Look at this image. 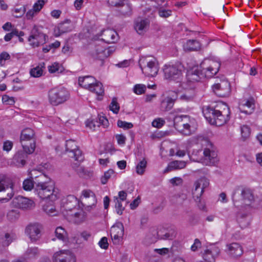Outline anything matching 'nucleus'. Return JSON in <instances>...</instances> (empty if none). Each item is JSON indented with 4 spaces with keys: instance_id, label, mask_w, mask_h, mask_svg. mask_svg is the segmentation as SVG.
I'll return each instance as SVG.
<instances>
[{
    "instance_id": "obj_1",
    "label": "nucleus",
    "mask_w": 262,
    "mask_h": 262,
    "mask_svg": "<svg viewBox=\"0 0 262 262\" xmlns=\"http://www.w3.org/2000/svg\"><path fill=\"white\" fill-rule=\"evenodd\" d=\"M202 112L207 121L211 125L222 126L230 119V109L225 103L220 102L214 107L204 106Z\"/></svg>"
},
{
    "instance_id": "obj_2",
    "label": "nucleus",
    "mask_w": 262,
    "mask_h": 262,
    "mask_svg": "<svg viewBox=\"0 0 262 262\" xmlns=\"http://www.w3.org/2000/svg\"><path fill=\"white\" fill-rule=\"evenodd\" d=\"M232 200L235 207L257 208L254 205V198L252 191L248 188L238 187L236 188L232 195Z\"/></svg>"
},
{
    "instance_id": "obj_3",
    "label": "nucleus",
    "mask_w": 262,
    "mask_h": 262,
    "mask_svg": "<svg viewBox=\"0 0 262 262\" xmlns=\"http://www.w3.org/2000/svg\"><path fill=\"white\" fill-rule=\"evenodd\" d=\"M36 136L34 130L30 127L24 128L20 135V143L26 153L32 154L36 147Z\"/></svg>"
},
{
    "instance_id": "obj_4",
    "label": "nucleus",
    "mask_w": 262,
    "mask_h": 262,
    "mask_svg": "<svg viewBox=\"0 0 262 262\" xmlns=\"http://www.w3.org/2000/svg\"><path fill=\"white\" fill-rule=\"evenodd\" d=\"M139 64L143 74L147 76L154 77L158 74L159 68L156 59L150 56L142 57Z\"/></svg>"
},
{
    "instance_id": "obj_5",
    "label": "nucleus",
    "mask_w": 262,
    "mask_h": 262,
    "mask_svg": "<svg viewBox=\"0 0 262 262\" xmlns=\"http://www.w3.org/2000/svg\"><path fill=\"white\" fill-rule=\"evenodd\" d=\"M69 96L68 90L62 87L52 88L48 92L49 102L54 106L64 103L69 99Z\"/></svg>"
},
{
    "instance_id": "obj_6",
    "label": "nucleus",
    "mask_w": 262,
    "mask_h": 262,
    "mask_svg": "<svg viewBox=\"0 0 262 262\" xmlns=\"http://www.w3.org/2000/svg\"><path fill=\"white\" fill-rule=\"evenodd\" d=\"M34 192L42 200L49 199L54 201L59 197L58 189H55L51 183L35 186Z\"/></svg>"
},
{
    "instance_id": "obj_7",
    "label": "nucleus",
    "mask_w": 262,
    "mask_h": 262,
    "mask_svg": "<svg viewBox=\"0 0 262 262\" xmlns=\"http://www.w3.org/2000/svg\"><path fill=\"white\" fill-rule=\"evenodd\" d=\"M221 63L211 59H205L200 64L204 77L211 78L219 71Z\"/></svg>"
},
{
    "instance_id": "obj_8",
    "label": "nucleus",
    "mask_w": 262,
    "mask_h": 262,
    "mask_svg": "<svg viewBox=\"0 0 262 262\" xmlns=\"http://www.w3.org/2000/svg\"><path fill=\"white\" fill-rule=\"evenodd\" d=\"M209 185V180L207 178L203 177L199 179L194 183L195 188L193 190V197L198 203V206H205L204 204L201 201V196L202 195L204 189L207 187Z\"/></svg>"
},
{
    "instance_id": "obj_9",
    "label": "nucleus",
    "mask_w": 262,
    "mask_h": 262,
    "mask_svg": "<svg viewBox=\"0 0 262 262\" xmlns=\"http://www.w3.org/2000/svg\"><path fill=\"white\" fill-rule=\"evenodd\" d=\"M7 192V197L2 200L8 201L14 195V184L11 180L5 174L0 173V192Z\"/></svg>"
},
{
    "instance_id": "obj_10",
    "label": "nucleus",
    "mask_w": 262,
    "mask_h": 262,
    "mask_svg": "<svg viewBox=\"0 0 262 262\" xmlns=\"http://www.w3.org/2000/svg\"><path fill=\"white\" fill-rule=\"evenodd\" d=\"M66 151L69 157L74 158L75 161H83L84 157L79 149L75 141L69 140L66 141Z\"/></svg>"
},
{
    "instance_id": "obj_11",
    "label": "nucleus",
    "mask_w": 262,
    "mask_h": 262,
    "mask_svg": "<svg viewBox=\"0 0 262 262\" xmlns=\"http://www.w3.org/2000/svg\"><path fill=\"white\" fill-rule=\"evenodd\" d=\"M28 40L30 45L33 47H36L45 43L46 35L40 30L38 27L34 26Z\"/></svg>"
},
{
    "instance_id": "obj_12",
    "label": "nucleus",
    "mask_w": 262,
    "mask_h": 262,
    "mask_svg": "<svg viewBox=\"0 0 262 262\" xmlns=\"http://www.w3.org/2000/svg\"><path fill=\"white\" fill-rule=\"evenodd\" d=\"M42 225L38 223H30L25 229V233L29 236L32 242L38 241L41 236Z\"/></svg>"
},
{
    "instance_id": "obj_13",
    "label": "nucleus",
    "mask_w": 262,
    "mask_h": 262,
    "mask_svg": "<svg viewBox=\"0 0 262 262\" xmlns=\"http://www.w3.org/2000/svg\"><path fill=\"white\" fill-rule=\"evenodd\" d=\"M163 72L166 79L177 80V82H180L181 79V70L176 65H165Z\"/></svg>"
},
{
    "instance_id": "obj_14",
    "label": "nucleus",
    "mask_w": 262,
    "mask_h": 262,
    "mask_svg": "<svg viewBox=\"0 0 262 262\" xmlns=\"http://www.w3.org/2000/svg\"><path fill=\"white\" fill-rule=\"evenodd\" d=\"M188 118L187 116H177L173 119V124L175 128L185 135L191 133L190 126L188 123Z\"/></svg>"
},
{
    "instance_id": "obj_15",
    "label": "nucleus",
    "mask_w": 262,
    "mask_h": 262,
    "mask_svg": "<svg viewBox=\"0 0 262 262\" xmlns=\"http://www.w3.org/2000/svg\"><path fill=\"white\" fill-rule=\"evenodd\" d=\"M115 51L113 47L105 48L101 45H97L92 51V56L96 59L103 60Z\"/></svg>"
},
{
    "instance_id": "obj_16",
    "label": "nucleus",
    "mask_w": 262,
    "mask_h": 262,
    "mask_svg": "<svg viewBox=\"0 0 262 262\" xmlns=\"http://www.w3.org/2000/svg\"><path fill=\"white\" fill-rule=\"evenodd\" d=\"M212 90L214 94L221 97H225L230 95V85L227 80H222L212 85Z\"/></svg>"
},
{
    "instance_id": "obj_17",
    "label": "nucleus",
    "mask_w": 262,
    "mask_h": 262,
    "mask_svg": "<svg viewBox=\"0 0 262 262\" xmlns=\"http://www.w3.org/2000/svg\"><path fill=\"white\" fill-rule=\"evenodd\" d=\"M108 4L111 6L120 8V13L124 16L132 14V6L128 0H108Z\"/></svg>"
},
{
    "instance_id": "obj_18",
    "label": "nucleus",
    "mask_w": 262,
    "mask_h": 262,
    "mask_svg": "<svg viewBox=\"0 0 262 262\" xmlns=\"http://www.w3.org/2000/svg\"><path fill=\"white\" fill-rule=\"evenodd\" d=\"M30 177L34 180L35 186L51 183V179L41 171L33 169L30 172Z\"/></svg>"
},
{
    "instance_id": "obj_19",
    "label": "nucleus",
    "mask_w": 262,
    "mask_h": 262,
    "mask_svg": "<svg viewBox=\"0 0 262 262\" xmlns=\"http://www.w3.org/2000/svg\"><path fill=\"white\" fill-rule=\"evenodd\" d=\"M15 206L23 210H30L34 208V202L27 198L23 196H17L13 200Z\"/></svg>"
},
{
    "instance_id": "obj_20",
    "label": "nucleus",
    "mask_w": 262,
    "mask_h": 262,
    "mask_svg": "<svg viewBox=\"0 0 262 262\" xmlns=\"http://www.w3.org/2000/svg\"><path fill=\"white\" fill-rule=\"evenodd\" d=\"M202 71L201 67H195L187 71L186 77L187 80L190 82H195L200 81L205 78Z\"/></svg>"
},
{
    "instance_id": "obj_21",
    "label": "nucleus",
    "mask_w": 262,
    "mask_h": 262,
    "mask_svg": "<svg viewBox=\"0 0 262 262\" xmlns=\"http://www.w3.org/2000/svg\"><path fill=\"white\" fill-rule=\"evenodd\" d=\"M241 112L247 115L251 114L255 109V103L253 98L243 99L241 100L238 106Z\"/></svg>"
},
{
    "instance_id": "obj_22",
    "label": "nucleus",
    "mask_w": 262,
    "mask_h": 262,
    "mask_svg": "<svg viewBox=\"0 0 262 262\" xmlns=\"http://www.w3.org/2000/svg\"><path fill=\"white\" fill-rule=\"evenodd\" d=\"M54 262H75L74 255L70 251L56 252L54 255Z\"/></svg>"
},
{
    "instance_id": "obj_23",
    "label": "nucleus",
    "mask_w": 262,
    "mask_h": 262,
    "mask_svg": "<svg viewBox=\"0 0 262 262\" xmlns=\"http://www.w3.org/2000/svg\"><path fill=\"white\" fill-rule=\"evenodd\" d=\"M204 162L206 165H213L217 161L216 152L212 149L205 148L204 150Z\"/></svg>"
},
{
    "instance_id": "obj_24",
    "label": "nucleus",
    "mask_w": 262,
    "mask_h": 262,
    "mask_svg": "<svg viewBox=\"0 0 262 262\" xmlns=\"http://www.w3.org/2000/svg\"><path fill=\"white\" fill-rule=\"evenodd\" d=\"M81 199L84 201L88 205V207H92L96 204L97 200L94 193L90 190H84L82 191Z\"/></svg>"
},
{
    "instance_id": "obj_25",
    "label": "nucleus",
    "mask_w": 262,
    "mask_h": 262,
    "mask_svg": "<svg viewBox=\"0 0 262 262\" xmlns=\"http://www.w3.org/2000/svg\"><path fill=\"white\" fill-rule=\"evenodd\" d=\"M102 40L107 43H114L117 40V33L114 30L107 29L102 32Z\"/></svg>"
},
{
    "instance_id": "obj_26",
    "label": "nucleus",
    "mask_w": 262,
    "mask_h": 262,
    "mask_svg": "<svg viewBox=\"0 0 262 262\" xmlns=\"http://www.w3.org/2000/svg\"><path fill=\"white\" fill-rule=\"evenodd\" d=\"M149 24V20L147 19H138L135 21L134 28L137 32L141 35L146 32Z\"/></svg>"
},
{
    "instance_id": "obj_27",
    "label": "nucleus",
    "mask_w": 262,
    "mask_h": 262,
    "mask_svg": "<svg viewBox=\"0 0 262 262\" xmlns=\"http://www.w3.org/2000/svg\"><path fill=\"white\" fill-rule=\"evenodd\" d=\"M96 79L91 76L80 77L78 79L79 85L84 89L89 90L96 82Z\"/></svg>"
},
{
    "instance_id": "obj_28",
    "label": "nucleus",
    "mask_w": 262,
    "mask_h": 262,
    "mask_svg": "<svg viewBox=\"0 0 262 262\" xmlns=\"http://www.w3.org/2000/svg\"><path fill=\"white\" fill-rule=\"evenodd\" d=\"M72 25L68 21L60 24L54 30L55 35L57 37L61 34L70 32L72 30Z\"/></svg>"
},
{
    "instance_id": "obj_29",
    "label": "nucleus",
    "mask_w": 262,
    "mask_h": 262,
    "mask_svg": "<svg viewBox=\"0 0 262 262\" xmlns=\"http://www.w3.org/2000/svg\"><path fill=\"white\" fill-rule=\"evenodd\" d=\"M77 199L74 195H69L66 199V201L63 202V208L67 212H73L76 209L77 204Z\"/></svg>"
},
{
    "instance_id": "obj_30",
    "label": "nucleus",
    "mask_w": 262,
    "mask_h": 262,
    "mask_svg": "<svg viewBox=\"0 0 262 262\" xmlns=\"http://www.w3.org/2000/svg\"><path fill=\"white\" fill-rule=\"evenodd\" d=\"M229 254L233 257L240 256L243 254V250L241 246L236 243H233L227 245Z\"/></svg>"
},
{
    "instance_id": "obj_31",
    "label": "nucleus",
    "mask_w": 262,
    "mask_h": 262,
    "mask_svg": "<svg viewBox=\"0 0 262 262\" xmlns=\"http://www.w3.org/2000/svg\"><path fill=\"white\" fill-rule=\"evenodd\" d=\"M183 48L186 51H198L201 49V44L197 40L190 39L184 44Z\"/></svg>"
},
{
    "instance_id": "obj_32",
    "label": "nucleus",
    "mask_w": 262,
    "mask_h": 262,
    "mask_svg": "<svg viewBox=\"0 0 262 262\" xmlns=\"http://www.w3.org/2000/svg\"><path fill=\"white\" fill-rule=\"evenodd\" d=\"M157 234L159 239L171 240L176 237V232L173 229H169L164 231L160 230L157 232Z\"/></svg>"
},
{
    "instance_id": "obj_33",
    "label": "nucleus",
    "mask_w": 262,
    "mask_h": 262,
    "mask_svg": "<svg viewBox=\"0 0 262 262\" xmlns=\"http://www.w3.org/2000/svg\"><path fill=\"white\" fill-rule=\"evenodd\" d=\"M26 152L24 151H18L14 157V160L18 166H23L26 164V159L28 157Z\"/></svg>"
},
{
    "instance_id": "obj_34",
    "label": "nucleus",
    "mask_w": 262,
    "mask_h": 262,
    "mask_svg": "<svg viewBox=\"0 0 262 262\" xmlns=\"http://www.w3.org/2000/svg\"><path fill=\"white\" fill-rule=\"evenodd\" d=\"M186 163L183 161H174L169 163L167 167L164 170V173L169 171L183 169L185 167Z\"/></svg>"
},
{
    "instance_id": "obj_35",
    "label": "nucleus",
    "mask_w": 262,
    "mask_h": 262,
    "mask_svg": "<svg viewBox=\"0 0 262 262\" xmlns=\"http://www.w3.org/2000/svg\"><path fill=\"white\" fill-rule=\"evenodd\" d=\"M237 222L242 228L248 227L250 222V216L247 213L239 212L237 215Z\"/></svg>"
},
{
    "instance_id": "obj_36",
    "label": "nucleus",
    "mask_w": 262,
    "mask_h": 262,
    "mask_svg": "<svg viewBox=\"0 0 262 262\" xmlns=\"http://www.w3.org/2000/svg\"><path fill=\"white\" fill-rule=\"evenodd\" d=\"M176 99V98L173 99L169 97L165 98L161 101V107L162 110L164 111L170 110L173 106Z\"/></svg>"
},
{
    "instance_id": "obj_37",
    "label": "nucleus",
    "mask_w": 262,
    "mask_h": 262,
    "mask_svg": "<svg viewBox=\"0 0 262 262\" xmlns=\"http://www.w3.org/2000/svg\"><path fill=\"white\" fill-rule=\"evenodd\" d=\"M15 238L16 236L14 234L6 233L4 235H1L0 242L3 246H8Z\"/></svg>"
},
{
    "instance_id": "obj_38",
    "label": "nucleus",
    "mask_w": 262,
    "mask_h": 262,
    "mask_svg": "<svg viewBox=\"0 0 262 262\" xmlns=\"http://www.w3.org/2000/svg\"><path fill=\"white\" fill-rule=\"evenodd\" d=\"M56 237L63 242H66L68 239V233L65 229L61 226L56 228L55 231Z\"/></svg>"
},
{
    "instance_id": "obj_39",
    "label": "nucleus",
    "mask_w": 262,
    "mask_h": 262,
    "mask_svg": "<svg viewBox=\"0 0 262 262\" xmlns=\"http://www.w3.org/2000/svg\"><path fill=\"white\" fill-rule=\"evenodd\" d=\"M39 250L37 247L29 248L25 253V256L27 259L35 258L38 256Z\"/></svg>"
},
{
    "instance_id": "obj_40",
    "label": "nucleus",
    "mask_w": 262,
    "mask_h": 262,
    "mask_svg": "<svg viewBox=\"0 0 262 262\" xmlns=\"http://www.w3.org/2000/svg\"><path fill=\"white\" fill-rule=\"evenodd\" d=\"M91 92L96 93L98 96H102L104 94V89L101 83L96 82L89 89Z\"/></svg>"
},
{
    "instance_id": "obj_41",
    "label": "nucleus",
    "mask_w": 262,
    "mask_h": 262,
    "mask_svg": "<svg viewBox=\"0 0 262 262\" xmlns=\"http://www.w3.org/2000/svg\"><path fill=\"white\" fill-rule=\"evenodd\" d=\"M147 166V161L145 159L140 161L136 167V171L139 175L144 174Z\"/></svg>"
},
{
    "instance_id": "obj_42",
    "label": "nucleus",
    "mask_w": 262,
    "mask_h": 262,
    "mask_svg": "<svg viewBox=\"0 0 262 262\" xmlns=\"http://www.w3.org/2000/svg\"><path fill=\"white\" fill-rule=\"evenodd\" d=\"M111 234H118L119 236H123L124 234V227L122 223H119L112 227Z\"/></svg>"
},
{
    "instance_id": "obj_43",
    "label": "nucleus",
    "mask_w": 262,
    "mask_h": 262,
    "mask_svg": "<svg viewBox=\"0 0 262 262\" xmlns=\"http://www.w3.org/2000/svg\"><path fill=\"white\" fill-rule=\"evenodd\" d=\"M35 184L34 180L31 177L24 180L23 184V187L26 191H30L33 188L34 189Z\"/></svg>"
},
{
    "instance_id": "obj_44",
    "label": "nucleus",
    "mask_w": 262,
    "mask_h": 262,
    "mask_svg": "<svg viewBox=\"0 0 262 262\" xmlns=\"http://www.w3.org/2000/svg\"><path fill=\"white\" fill-rule=\"evenodd\" d=\"M42 67H43L38 66L32 69L30 72V75L34 77H39L41 76L43 73Z\"/></svg>"
},
{
    "instance_id": "obj_45",
    "label": "nucleus",
    "mask_w": 262,
    "mask_h": 262,
    "mask_svg": "<svg viewBox=\"0 0 262 262\" xmlns=\"http://www.w3.org/2000/svg\"><path fill=\"white\" fill-rule=\"evenodd\" d=\"M19 217V214L17 210H10L7 214V219L11 221H15Z\"/></svg>"
},
{
    "instance_id": "obj_46",
    "label": "nucleus",
    "mask_w": 262,
    "mask_h": 262,
    "mask_svg": "<svg viewBox=\"0 0 262 262\" xmlns=\"http://www.w3.org/2000/svg\"><path fill=\"white\" fill-rule=\"evenodd\" d=\"M110 109L115 114H117L118 113L120 109V106L117 102V99L116 98H113L110 105Z\"/></svg>"
},
{
    "instance_id": "obj_47",
    "label": "nucleus",
    "mask_w": 262,
    "mask_h": 262,
    "mask_svg": "<svg viewBox=\"0 0 262 262\" xmlns=\"http://www.w3.org/2000/svg\"><path fill=\"white\" fill-rule=\"evenodd\" d=\"M146 89L145 85L137 84L134 86V92L137 95H141L145 93Z\"/></svg>"
},
{
    "instance_id": "obj_48",
    "label": "nucleus",
    "mask_w": 262,
    "mask_h": 262,
    "mask_svg": "<svg viewBox=\"0 0 262 262\" xmlns=\"http://www.w3.org/2000/svg\"><path fill=\"white\" fill-rule=\"evenodd\" d=\"M242 137L244 139L248 138L250 135V128L247 125H243L241 127Z\"/></svg>"
},
{
    "instance_id": "obj_49",
    "label": "nucleus",
    "mask_w": 262,
    "mask_h": 262,
    "mask_svg": "<svg viewBox=\"0 0 262 262\" xmlns=\"http://www.w3.org/2000/svg\"><path fill=\"white\" fill-rule=\"evenodd\" d=\"M115 202V206L117 214L121 215L123 213V211L125 209V207L123 206L122 202L118 200H114Z\"/></svg>"
},
{
    "instance_id": "obj_50",
    "label": "nucleus",
    "mask_w": 262,
    "mask_h": 262,
    "mask_svg": "<svg viewBox=\"0 0 262 262\" xmlns=\"http://www.w3.org/2000/svg\"><path fill=\"white\" fill-rule=\"evenodd\" d=\"M43 210L49 215L54 216L57 213V211L56 210L55 207L52 205H47L43 206Z\"/></svg>"
},
{
    "instance_id": "obj_51",
    "label": "nucleus",
    "mask_w": 262,
    "mask_h": 262,
    "mask_svg": "<svg viewBox=\"0 0 262 262\" xmlns=\"http://www.w3.org/2000/svg\"><path fill=\"white\" fill-rule=\"evenodd\" d=\"M194 95L190 94L189 91L186 92L184 94L180 95L179 99L183 101H190L192 100Z\"/></svg>"
},
{
    "instance_id": "obj_52",
    "label": "nucleus",
    "mask_w": 262,
    "mask_h": 262,
    "mask_svg": "<svg viewBox=\"0 0 262 262\" xmlns=\"http://www.w3.org/2000/svg\"><path fill=\"white\" fill-rule=\"evenodd\" d=\"M114 173V171L113 169H109L108 171L105 172L104 176L101 178V181L102 184H105L107 183L108 180L111 177V176Z\"/></svg>"
},
{
    "instance_id": "obj_53",
    "label": "nucleus",
    "mask_w": 262,
    "mask_h": 262,
    "mask_svg": "<svg viewBox=\"0 0 262 262\" xmlns=\"http://www.w3.org/2000/svg\"><path fill=\"white\" fill-rule=\"evenodd\" d=\"M203 258L207 262H212L214 260L212 252L210 250H207L205 251L203 254Z\"/></svg>"
},
{
    "instance_id": "obj_54",
    "label": "nucleus",
    "mask_w": 262,
    "mask_h": 262,
    "mask_svg": "<svg viewBox=\"0 0 262 262\" xmlns=\"http://www.w3.org/2000/svg\"><path fill=\"white\" fill-rule=\"evenodd\" d=\"M118 126L124 129H129L133 127L132 123L123 121L122 120H118L117 122Z\"/></svg>"
},
{
    "instance_id": "obj_55",
    "label": "nucleus",
    "mask_w": 262,
    "mask_h": 262,
    "mask_svg": "<svg viewBox=\"0 0 262 262\" xmlns=\"http://www.w3.org/2000/svg\"><path fill=\"white\" fill-rule=\"evenodd\" d=\"M45 5V2L43 0H38L35 3L33 7V9L35 10V12L38 13L43 7Z\"/></svg>"
},
{
    "instance_id": "obj_56",
    "label": "nucleus",
    "mask_w": 262,
    "mask_h": 262,
    "mask_svg": "<svg viewBox=\"0 0 262 262\" xmlns=\"http://www.w3.org/2000/svg\"><path fill=\"white\" fill-rule=\"evenodd\" d=\"M158 13L160 16L164 18H167L171 15V11L166 10L163 8H160L158 10Z\"/></svg>"
},
{
    "instance_id": "obj_57",
    "label": "nucleus",
    "mask_w": 262,
    "mask_h": 262,
    "mask_svg": "<svg viewBox=\"0 0 262 262\" xmlns=\"http://www.w3.org/2000/svg\"><path fill=\"white\" fill-rule=\"evenodd\" d=\"M2 101L3 103L8 105H13L15 102L13 97H10L6 95L3 96Z\"/></svg>"
},
{
    "instance_id": "obj_58",
    "label": "nucleus",
    "mask_w": 262,
    "mask_h": 262,
    "mask_svg": "<svg viewBox=\"0 0 262 262\" xmlns=\"http://www.w3.org/2000/svg\"><path fill=\"white\" fill-rule=\"evenodd\" d=\"M165 123V121L161 118H157L155 119L152 122L154 127L157 128L161 127Z\"/></svg>"
},
{
    "instance_id": "obj_59",
    "label": "nucleus",
    "mask_w": 262,
    "mask_h": 262,
    "mask_svg": "<svg viewBox=\"0 0 262 262\" xmlns=\"http://www.w3.org/2000/svg\"><path fill=\"white\" fill-rule=\"evenodd\" d=\"M165 206V202L164 201H162V202L157 207H155L152 209V212L154 214H158L161 212Z\"/></svg>"
},
{
    "instance_id": "obj_60",
    "label": "nucleus",
    "mask_w": 262,
    "mask_h": 262,
    "mask_svg": "<svg viewBox=\"0 0 262 262\" xmlns=\"http://www.w3.org/2000/svg\"><path fill=\"white\" fill-rule=\"evenodd\" d=\"M99 120V122L97 121L96 122L97 126H99L100 125H102L104 128L108 126V121L105 117L103 116H101L100 117Z\"/></svg>"
},
{
    "instance_id": "obj_61",
    "label": "nucleus",
    "mask_w": 262,
    "mask_h": 262,
    "mask_svg": "<svg viewBox=\"0 0 262 262\" xmlns=\"http://www.w3.org/2000/svg\"><path fill=\"white\" fill-rule=\"evenodd\" d=\"M127 193L125 191H120L118 193V196L114 197L115 200L123 202L126 199Z\"/></svg>"
},
{
    "instance_id": "obj_62",
    "label": "nucleus",
    "mask_w": 262,
    "mask_h": 262,
    "mask_svg": "<svg viewBox=\"0 0 262 262\" xmlns=\"http://www.w3.org/2000/svg\"><path fill=\"white\" fill-rule=\"evenodd\" d=\"M15 33H17V29L16 28H12V31L10 33H7L4 37V40L6 41H10L12 38L15 35Z\"/></svg>"
},
{
    "instance_id": "obj_63",
    "label": "nucleus",
    "mask_w": 262,
    "mask_h": 262,
    "mask_svg": "<svg viewBox=\"0 0 262 262\" xmlns=\"http://www.w3.org/2000/svg\"><path fill=\"white\" fill-rule=\"evenodd\" d=\"M59 63L55 62L52 65L48 66V70L50 73H54L59 71Z\"/></svg>"
},
{
    "instance_id": "obj_64",
    "label": "nucleus",
    "mask_w": 262,
    "mask_h": 262,
    "mask_svg": "<svg viewBox=\"0 0 262 262\" xmlns=\"http://www.w3.org/2000/svg\"><path fill=\"white\" fill-rule=\"evenodd\" d=\"M99 245L102 249H107V248L108 247L107 238L106 237H102L99 242Z\"/></svg>"
}]
</instances>
